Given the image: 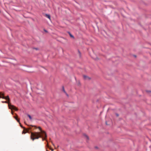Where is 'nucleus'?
Instances as JSON below:
<instances>
[{
  "instance_id": "f257e3e1",
  "label": "nucleus",
  "mask_w": 151,
  "mask_h": 151,
  "mask_svg": "<svg viewBox=\"0 0 151 151\" xmlns=\"http://www.w3.org/2000/svg\"><path fill=\"white\" fill-rule=\"evenodd\" d=\"M38 128L40 131L41 132H31L30 138L33 141H34L35 139H38L40 137H42V131H44L42 130L41 128L40 127H38Z\"/></svg>"
},
{
  "instance_id": "f03ea898",
  "label": "nucleus",
  "mask_w": 151,
  "mask_h": 151,
  "mask_svg": "<svg viewBox=\"0 0 151 151\" xmlns=\"http://www.w3.org/2000/svg\"><path fill=\"white\" fill-rule=\"evenodd\" d=\"M3 103H7L8 104V106L9 107V108L11 110L14 109L15 110V111H17L18 109L15 107L14 106L12 105L10 103L9 101H2Z\"/></svg>"
},
{
  "instance_id": "7ed1b4c3",
  "label": "nucleus",
  "mask_w": 151,
  "mask_h": 151,
  "mask_svg": "<svg viewBox=\"0 0 151 151\" xmlns=\"http://www.w3.org/2000/svg\"><path fill=\"white\" fill-rule=\"evenodd\" d=\"M41 133H42V134H41L42 137L41 138H42V140L44 141L45 140L47 137L46 133L45 131H42Z\"/></svg>"
},
{
  "instance_id": "20e7f679",
  "label": "nucleus",
  "mask_w": 151,
  "mask_h": 151,
  "mask_svg": "<svg viewBox=\"0 0 151 151\" xmlns=\"http://www.w3.org/2000/svg\"><path fill=\"white\" fill-rule=\"evenodd\" d=\"M2 98L4 99H5L7 100H8V101L9 102L10 99L9 96H7L6 97L4 96V94L3 93H0V98Z\"/></svg>"
},
{
  "instance_id": "39448f33",
  "label": "nucleus",
  "mask_w": 151,
  "mask_h": 151,
  "mask_svg": "<svg viewBox=\"0 0 151 151\" xmlns=\"http://www.w3.org/2000/svg\"><path fill=\"white\" fill-rule=\"evenodd\" d=\"M83 77L85 80H89L90 79L89 78L85 75H84L83 76Z\"/></svg>"
},
{
  "instance_id": "423d86ee",
  "label": "nucleus",
  "mask_w": 151,
  "mask_h": 151,
  "mask_svg": "<svg viewBox=\"0 0 151 151\" xmlns=\"http://www.w3.org/2000/svg\"><path fill=\"white\" fill-rule=\"evenodd\" d=\"M84 137L86 139L88 140H89V137H88L87 135L86 134H84L83 135Z\"/></svg>"
},
{
  "instance_id": "0eeeda50",
  "label": "nucleus",
  "mask_w": 151,
  "mask_h": 151,
  "mask_svg": "<svg viewBox=\"0 0 151 151\" xmlns=\"http://www.w3.org/2000/svg\"><path fill=\"white\" fill-rule=\"evenodd\" d=\"M45 16L47 17V18L49 19H50V15L47 14H46Z\"/></svg>"
},
{
  "instance_id": "6e6552de",
  "label": "nucleus",
  "mask_w": 151,
  "mask_h": 151,
  "mask_svg": "<svg viewBox=\"0 0 151 151\" xmlns=\"http://www.w3.org/2000/svg\"><path fill=\"white\" fill-rule=\"evenodd\" d=\"M14 117L15 119L19 123V124H20V123L19 122V120L17 118V117L16 116H14Z\"/></svg>"
},
{
  "instance_id": "1a4fd4ad",
  "label": "nucleus",
  "mask_w": 151,
  "mask_h": 151,
  "mask_svg": "<svg viewBox=\"0 0 151 151\" xmlns=\"http://www.w3.org/2000/svg\"><path fill=\"white\" fill-rule=\"evenodd\" d=\"M69 33L70 37L74 38V36L70 32H69Z\"/></svg>"
},
{
  "instance_id": "9d476101",
  "label": "nucleus",
  "mask_w": 151,
  "mask_h": 151,
  "mask_svg": "<svg viewBox=\"0 0 151 151\" xmlns=\"http://www.w3.org/2000/svg\"><path fill=\"white\" fill-rule=\"evenodd\" d=\"M27 116H28V117L30 119V120L32 119V117H31V116H30V115H29V114H28Z\"/></svg>"
},
{
  "instance_id": "9b49d317",
  "label": "nucleus",
  "mask_w": 151,
  "mask_h": 151,
  "mask_svg": "<svg viewBox=\"0 0 151 151\" xmlns=\"http://www.w3.org/2000/svg\"><path fill=\"white\" fill-rule=\"evenodd\" d=\"M27 132L26 131L25 132V129H24V130L22 132V133L23 134H25L26 133V132Z\"/></svg>"
},
{
  "instance_id": "f8f14e48",
  "label": "nucleus",
  "mask_w": 151,
  "mask_h": 151,
  "mask_svg": "<svg viewBox=\"0 0 151 151\" xmlns=\"http://www.w3.org/2000/svg\"><path fill=\"white\" fill-rule=\"evenodd\" d=\"M49 149L50 150L52 151H53L54 150L52 148H51V147H49Z\"/></svg>"
},
{
  "instance_id": "ddd939ff",
  "label": "nucleus",
  "mask_w": 151,
  "mask_h": 151,
  "mask_svg": "<svg viewBox=\"0 0 151 151\" xmlns=\"http://www.w3.org/2000/svg\"><path fill=\"white\" fill-rule=\"evenodd\" d=\"M46 146H47V147H48V148H49V147H49V145H48V143H47V145H46Z\"/></svg>"
},
{
  "instance_id": "4468645a",
  "label": "nucleus",
  "mask_w": 151,
  "mask_h": 151,
  "mask_svg": "<svg viewBox=\"0 0 151 151\" xmlns=\"http://www.w3.org/2000/svg\"><path fill=\"white\" fill-rule=\"evenodd\" d=\"M116 116L117 117L118 116H119V114H117V113H116Z\"/></svg>"
},
{
  "instance_id": "2eb2a0df",
  "label": "nucleus",
  "mask_w": 151,
  "mask_h": 151,
  "mask_svg": "<svg viewBox=\"0 0 151 151\" xmlns=\"http://www.w3.org/2000/svg\"><path fill=\"white\" fill-rule=\"evenodd\" d=\"M24 129H25V130L27 132H28V130L27 129H25L24 128Z\"/></svg>"
},
{
  "instance_id": "dca6fc26",
  "label": "nucleus",
  "mask_w": 151,
  "mask_h": 151,
  "mask_svg": "<svg viewBox=\"0 0 151 151\" xmlns=\"http://www.w3.org/2000/svg\"><path fill=\"white\" fill-rule=\"evenodd\" d=\"M44 31H45V32H47V31L46 30H45V29H44Z\"/></svg>"
},
{
  "instance_id": "f3484780",
  "label": "nucleus",
  "mask_w": 151,
  "mask_h": 151,
  "mask_svg": "<svg viewBox=\"0 0 151 151\" xmlns=\"http://www.w3.org/2000/svg\"><path fill=\"white\" fill-rule=\"evenodd\" d=\"M63 90L65 92V91L64 89V88H63Z\"/></svg>"
},
{
  "instance_id": "a211bd4d",
  "label": "nucleus",
  "mask_w": 151,
  "mask_h": 151,
  "mask_svg": "<svg viewBox=\"0 0 151 151\" xmlns=\"http://www.w3.org/2000/svg\"><path fill=\"white\" fill-rule=\"evenodd\" d=\"M52 144L54 146V144L52 143Z\"/></svg>"
},
{
  "instance_id": "6ab92c4d",
  "label": "nucleus",
  "mask_w": 151,
  "mask_h": 151,
  "mask_svg": "<svg viewBox=\"0 0 151 151\" xmlns=\"http://www.w3.org/2000/svg\"><path fill=\"white\" fill-rule=\"evenodd\" d=\"M12 114H13V112H12Z\"/></svg>"
},
{
  "instance_id": "aec40b11",
  "label": "nucleus",
  "mask_w": 151,
  "mask_h": 151,
  "mask_svg": "<svg viewBox=\"0 0 151 151\" xmlns=\"http://www.w3.org/2000/svg\"><path fill=\"white\" fill-rule=\"evenodd\" d=\"M20 126L21 127H22V126L21 125H20Z\"/></svg>"
},
{
  "instance_id": "412c9836",
  "label": "nucleus",
  "mask_w": 151,
  "mask_h": 151,
  "mask_svg": "<svg viewBox=\"0 0 151 151\" xmlns=\"http://www.w3.org/2000/svg\"><path fill=\"white\" fill-rule=\"evenodd\" d=\"M106 124H107L106 122Z\"/></svg>"
},
{
  "instance_id": "4be33fe9",
  "label": "nucleus",
  "mask_w": 151,
  "mask_h": 151,
  "mask_svg": "<svg viewBox=\"0 0 151 151\" xmlns=\"http://www.w3.org/2000/svg\"><path fill=\"white\" fill-rule=\"evenodd\" d=\"M46 151H48L47 150H46Z\"/></svg>"
}]
</instances>
